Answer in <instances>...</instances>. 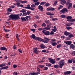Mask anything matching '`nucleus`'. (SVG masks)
<instances>
[{
	"instance_id": "1",
	"label": "nucleus",
	"mask_w": 75,
	"mask_h": 75,
	"mask_svg": "<svg viewBox=\"0 0 75 75\" xmlns=\"http://www.w3.org/2000/svg\"><path fill=\"white\" fill-rule=\"evenodd\" d=\"M9 17L12 20H17L19 18V16L17 15H11Z\"/></svg>"
},
{
	"instance_id": "2",
	"label": "nucleus",
	"mask_w": 75,
	"mask_h": 75,
	"mask_svg": "<svg viewBox=\"0 0 75 75\" xmlns=\"http://www.w3.org/2000/svg\"><path fill=\"white\" fill-rule=\"evenodd\" d=\"M37 69L38 72H33L32 73L30 72L29 73V74L31 75H38L39 74H40V69L38 67H37Z\"/></svg>"
},
{
	"instance_id": "3",
	"label": "nucleus",
	"mask_w": 75,
	"mask_h": 75,
	"mask_svg": "<svg viewBox=\"0 0 75 75\" xmlns=\"http://www.w3.org/2000/svg\"><path fill=\"white\" fill-rule=\"evenodd\" d=\"M44 38V40L42 39L41 41H42V42H44V43H48V42H49V41L50 40V39L46 37Z\"/></svg>"
},
{
	"instance_id": "4",
	"label": "nucleus",
	"mask_w": 75,
	"mask_h": 75,
	"mask_svg": "<svg viewBox=\"0 0 75 75\" xmlns=\"http://www.w3.org/2000/svg\"><path fill=\"white\" fill-rule=\"evenodd\" d=\"M42 33H43L45 35H49L50 34L49 31L45 30H43L42 31Z\"/></svg>"
},
{
	"instance_id": "5",
	"label": "nucleus",
	"mask_w": 75,
	"mask_h": 75,
	"mask_svg": "<svg viewBox=\"0 0 75 75\" xmlns=\"http://www.w3.org/2000/svg\"><path fill=\"white\" fill-rule=\"evenodd\" d=\"M48 59L50 62L51 64H54L55 63V60H54V59L51 58H49Z\"/></svg>"
},
{
	"instance_id": "6",
	"label": "nucleus",
	"mask_w": 75,
	"mask_h": 75,
	"mask_svg": "<svg viewBox=\"0 0 75 75\" xmlns=\"http://www.w3.org/2000/svg\"><path fill=\"white\" fill-rule=\"evenodd\" d=\"M37 50V48L36 47L33 48V51L36 54H38V52Z\"/></svg>"
},
{
	"instance_id": "7",
	"label": "nucleus",
	"mask_w": 75,
	"mask_h": 75,
	"mask_svg": "<svg viewBox=\"0 0 75 75\" xmlns=\"http://www.w3.org/2000/svg\"><path fill=\"white\" fill-rule=\"evenodd\" d=\"M64 43L67 44V45H71L72 43V42L68 41H64Z\"/></svg>"
},
{
	"instance_id": "8",
	"label": "nucleus",
	"mask_w": 75,
	"mask_h": 75,
	"mask_svg": "<svg viewBox=\"0 0 75 75\" xmlns=\"http://www.w3.org/2000/svg\"><path fill=\"white\" fill-rule=\"evenodd\" d=\"M38 9H39L42 12L43 9V7L41 5H39L38 6Z\"/></svg>"
},
{
	"instance_id": "9",
	"label": "nucleus",
	"mask_w": 75,
	"mask_h": 75,
	"mask_svg": "<svg viewBox=\"0 0 75 75\" xmlns=\"http://www.w3.org/2000/svg\"><path fill=\"white\" fill-rule=\"evenodd\" d=\"M50 43L52 46H56V45H57V43L56 42H51Z\"/></svg>"
},
{
	"instance_id": "10",
	"label": "nucleus",
	"mask_w": 75,
	"mask_h": 75,
	"mask_svg": "<svg viewBox=\"0 0 75 75\" xmlns=\"http://www.w3.org/2000/svg\"><path fill=\"white\" fill-rule=\"evenodd\" d=\"M72 4L71 3H70L69 4V6L68 7V9H69L70 8H72Z\"/></svg>"
},
{
	"instance_id": "11",
	"label": "nucleus",
	"mask_w": 75,
	"mask_h": 75,
	"mask_svg": "<svg viewBox=\"0 0 75 75\" xmlns=\"http://www.w3.org/2000/svg\"><path fill=\"white\" fill-rule=\"evenodd\" d=\"M0 50H6V51H7V48L4 47H1L0 48Z\"/></svg>"
},
{
	"instance_id": "12",
	"label": "nucleus",
	"mask_w": 75,
	"mask_h": 75,
	"mask_svg": "<svg viewBox=\"0 0 75 75\" xmlns=\"http://www.w3.org/2000/svg\"><path fill=\"white\" fill-rule=\"evenodd\" d=\"M6 65H7L6 63L2 64H0V67L1 68V67H4Z\"/></svg>"
},
{
	"instance_id": "13",
	"label": "nucleus",
	"mask_w": 75,
	"mask_h": 75,
	"mask_svg": "<svg viewBox=\"0 0 75 75\" xmlns=\"http://www.w3.org/2000/svg\"><path fill=\"white\" fill-rule=\"evenodd\" d=\"M30 37H31V38H32L34 39V40H35L36 38V37H35V35H34V34H32V35H31L30 36Z\"/></svg>"
},
{
	"instance_id": "14",
	"label": "nucleus",
	"mask_w": 75,
	"mask_h": 75,
	"mask_svg": "<svg viewBox=\"0 0 75 75\" xmlns=\"http://www.w3.org/2000/svg\"><path fill=\"white\" fill-rule=\"evenodd\" d=\"M27 7H29L30 8H29V9H30V10H33V11H34V10H35L34 8H32L30 7V5L29 4H28L27 5Z\"/></svg>"
},
{
	"instance_id": "15",
	"label": "nucleus",
	"mask_w": 75,
	"mask_h": 75,
	"mask_svg": "<svg viewBox=\"0 0 75 75\" xmlns=\"http://www.w3.org/2000/svg\"><path fill=\"white\" fill-rule=\"evenodd\" d=\"M74 24L73 23H67L66 24L67 26H70V25H72Z\"/></svg>"
},
{
	"instance_id": "16",
	"label": "nucleus",
	"mask_w": 75,
	"mask_h": 75,
	"mask_svg": "<svg viewBox=\"0 0 75 75\" xmlns=\"http://www.w3.org/2000/svg\"><path fill=\"white\" fill-rule=\"evenodd\" d=\"M40 47L42 48H47V47H45V46L43 44H41L40 45Z\"/></svg>"
},
{
	"instance_id": "17",
	"label": "nucleus",
	"mask_w": 75,
	"mask_h": 75,
	"mask_svg": "<svg viewBox=\"0 0 75 75\" xmlns=\"http://www.w3.org/2000/svg\"><path fill=\"white\" fill-rule=\"evenodd\" d=\"M61 3L62 4H62L63 3H66V1H65V0H61Z\"/></svg>"
},
{
	"instance_id": "18",
	"label": "nucleus",
	"mask_w": 75,
	"mask_h": 75,
	"mask_svg": "<svg viewBox=\"0 0 75 75\" xmlns=\"http://www.w3.org/2000/svg\"><path fill=\"white\" fill-rule=\"evenodd\" d=\"M64 73L65 75H68L69 74H71V71H68L66 72H64Z\"/></svg>"
},
{
	"instance_id": "19",
	"label": "nucleus",
	"mask_w": 75,
	"mask_h": 75,
	"mask_svg": "<svg viewBox=\"0 0 75 75\" xmlns=\"http://www.w3.org/2000/svg\"><path fill=\"white\" fill-rule=\"evenodd\" d=\"M47 15H49V16H54V14L51 13L50 12H48L46 13Z\"/></svg>"
},
{
	"instance_id": "20",
	"label": "nucleus",
	"mask_w": 75,
	"mask_h": 75,
	"mask_svg": "<svg viewBox=\"0 0 75 75\" xmlns=\"http://www.w3.org/2000/svg\"><path fill=\"white\" fill-rule=\"evenodd\" d=\"M69 33L67 32V31H65L64 32V35H65L67 36V35H69Z\"/></svg>"
},
{
	"instance_id": "21",
	"label": "nucleus",
	"mask_w": 75,
	"mask_h": 75,
	"mask_svg": "<svg viewBox=\"0 0 75 75\" xmlns=\"http://www.w3.org/2000/svg\"><path fill=\"white\" fill-rule=\"evenodd\" d=\"M59 64L60 65V68H62V66L64 65H65V64H64V63H59Z\"/></svg>"
},
{
	"instance_id": "22",
	"label": "nucleus",
	"mask_w": 75,
	"mask_h": 75,
	"mask_svg": "<svg viewBox=\"0 0 75 75\" xmlns=\"http://www.w3.org/2000/svg\"><path fill=\"white\" fill-rule=\"evenodd\" d=\"M38 40V41H41L42 40H41V38L37 37H36L35 40Z\"/></svg>"
},
{
	"instance_id": "23",
	"label": "nucleus",
	"mask_w": 75,
	"mask_h": 75,
	"mask_svg": "<svg viewBox=\"0 0 75 75\" xmlns=\"http://www.w3.org/2000/svg\"><path fill=\"white\" fill-rule=\"evenodd\" d=\"M50 28H51V26H49L48 27H45L44 28V29L46 30H50Z\"/></svg>"
},
{
	"instance_id": "24",
	"label": "nucleus",
	"mask_w": 75,
	"mask_h": 75,
	"mask_svg": "<svg viewBox=\"0 0 75 75\" xmlns=\"http://www.w3.org/2000/svg\"><path fill=\"white\" fill-rule=\"evenodd\" d=\"M70 48H75V46L73 45V44H71L70 46Z\"/></svg>"
},
{
	"instance_id": "25",
	"label": "nucleus",
	"mask_w": 75,
	"mask_h": 75,
	"mask_svg": "<svg viewBox=\"0 0 75 75\" xmlns=\"http://www.w3.org/2000/svg\"><path fill=\"white\" fill-rule=\"evenodd\" d=\"M20 12L21 13H25V12H26V10L24 9L21 10Z\"/></svg>"
},
{
	"instance_id": "26",
	"label": "nucleus",
	"mask_w": 75,
	"mask_h": 75,
	"mask_svg": "<svg viewBox=\"0 0 75 75\" xmlns=\"http://www.w3.org/2000/svg\"><path fill=\"white\" fill-rule=\"evenodd\" d=\"M62 45L61 44H59L57 45V48H61V46H62Z\"/></svg>"
},
{
	"instance_id": "27",
	"label": "nucleus",
	"mask_w": 75,
	"mask_h": 75,
	"mask_svg": "<svg viewBox=\"0 0 75 75\" xmlns=\"http://www.w3.org/2000/svg\"><path fill=\"white\" fill-rule=\"evenodd\" d=\"M16 38L18 40V41H20V39H19V36H18V34H16Z\"/></svg>"
},
{
	"instance_id": "28",
	"label": "nucleus",
	"mask_w": 75,
	"mask_h": 75,
	"mask_svg": "<svg viewBox=\"0 0 75 75\" xmlns=\"http://www.w3.org/2000/svg\"><path fill=\"white\" fill-rule=\"evenodd\" d=\"M46 66H47V67H51V64L47 63H46Z\"/></svg>"
},
{
	"instance_id": "29",
	"label": "nucleus",
	"mask_w": 75,
	"mask_h": 75,
	"mask_svg": "<svg viewBox=\"0 0 75 75\" xmlns=\"http://www.w3.org/2000/svg\"><path fill=\"white\" fill-rule=\"evenodd\" d=\"M68 62L70 64H71L72 62V59H69L68 60Z\"/></svg>"
},
{
	"instance_id": "30",
	"label": "nucleus",
	"mask_w": 75,
	"mask_h": 75,
	"mask_svg": "<svg viewBox=\"0 0 75 75\" xmlns=\"http://www.w3.org/2000/svg\"><path fill=\"white\" fill-rule=\"evenodd\" d=\"M50 11H54L55 10V8H54L50 7Z\"/></svg>"
},
{
	"instance_id": "31",
	"label": "nucleus",
	"mask_w": 75,
	"mask_h": 75,
	"mask_svg": "<svg viewBox=\"0 0 75 75\" xmlns=\"http://www.w3.org/2000/svg\"><path fill=\"white\" fill-rule=\"evenodd\" d=\"M21 19L22 21H27V19L25 18H21Z\"/></svg>"
},
{
	"instance_id": "32",
	"label": "nucleus",
	"mask_w": 75,
	"mask_h": 75,
	"mask_svg": "<svg viewBox=\"0 0 75 75\" xmlns=\"http://www.w3.org/2000/svg\"><path fill=\"white\" fill-rule=\"evenodd\" d=\"M45 3H46V2H41L40 4V5H42L43 6H44Z\"/></svg>"
},
{
	"instance_id": "33",
	"label": "nucleus",
	"mask_w": 75,
	"mask_h": 75,
	"mask_svg": "<svg viewBox=\"0 0 75 75\" xmlns=\"http://www.w3.org/2000/svg\"><path fill=\"white\" fill-rule=\"evenodd\" d=\"M20 2L21 3H27V1H20Z\"/></svg>"
},
{
	"instance_id": "34",
	"label": "nucleus",
	"mask_w": 75,
	"mask_h": 75,
	"mask_svg": "<svg viewBox=\"0 0 75 75\" xmlns=\"http://www.w3.org/2000/svg\"><path fill=\"white\" fill-rule=\"evenodd\" d=\"M60 12L62 13H63V14H64V13H65V12L64 11V10L63 9L60 11Z\"/></svg>"
},
{
	"instance_id": "35",
	"label": "nucleus",
	"mask_w": 75,
	"mask_h": 75,
	"mask_svg": "<svg viewBox=\"0 0 75 75\" xmlns=\"http://www.w3.org/2000/svg\"><path fill=\"white\" fill-rule=\"evenodd\" d=\"M9 7L10 8H15V7H16V6H10Z\"/></svg>"
},
{
	"instance_id": "36",
	"label": "nucleus",
	"mask_w": 75,
	"mask_h": 75,
	"mask_svg": "<svg viewBox=\"0 0 75 75\" xmlns=\"http://www.w3.org/2000/svg\"><path fill=\"white\" fill-rule=\"evenodd\" d=\"M66 28L67 30H71V29L72 28V27H66Z\"/></svg>"
},
{
	"instance_id": "37",
	"label": "nucleus",
	"mask_w": 75,
	"mask_h": 75,
	"mask_svg": "<svg viewBox=\"0 0 75 75\" xmlns=\"http://www.w3.org/2000/svg\"><path fill=\"white\" fill-rule=\"evenodd\" d=\"M59 67V65L56 64L54 66V68H58Z\"/></svg>"
},
{
	"instance_id": "38",
	"label": "nucleus",
	"mask_w": 75,
	"mask_h": 75,
	"mask_svg": "<svg viewBox=\"0 0 75 75\" xmlns=\"http://www.w3.org/2000/svg\"><path fill=\"white\" fill-rule=\"evenodd\" d=\"M72 18V16H68L67 17V19H71Z\"/></svg>"
},
{
	"instance_id": "39",
	"label": "nucleus",
	"mask_w": 75,
	"mask_h": 75,
	"mask_svg": "<svg viewBox=\"0 0 75 75\" xmlns=\"http://www.w3.org/2000/svg\"><path fill=\"white\" fill-rule=\"evenodd\" d=\"M31 17L30 16H28L25 17V18H26V20H28V18H31Z\"/></svg>"
},
{
	"instance_id": "40",
	"label": "nucleus",
	"mask_w": 75,
	"mask_h": 75,
	"mask_svg": "<svg viewBox=\"0 0 75 75\" xmlns=\"http://www.w3.org/2000/svg\"><path fill=\"white\" fill-rule=\"evenodd\" d=\"M60 17L61 18H65L66 16L65 15H62L60 16Z\"/></svg>"
},
{
	"instance_id": "41",
	"label": "nucleus",
	"mask_w": 75,
	"mask_h": 75,
	"mask_svg": "<svg viewBox=\"0 0 75 75\" xmlns=\"http://www.w3.org/2000/svg\"><path fill=\"white\" fill-rule=\"evenodd\" d=\"M4 30L5 32H9V31H10V30H8V29H6L5 28H4Z\"/></svg>"
},
{
	"instance_id": "42",
	"label": "nucleus",
	"mask_w": 75,
	"mask_h": 75,
	"mask_svg": "<svg viewBox=\"0 0 75 75\" xmlns=\"http://www.w3.org/2000/svg\"><path fill=\"white\" fill-rule=\"evenodd\" d=\"M8 11H9V12H11V11H13V10H12V9L10 8H8Z\"/></svg>"
},
{
	"instance_id": "43",
	"label": "nucleus",
	"mask_w": 75,
	"mask_h": 75,
	"mask_svg": "<svg viewBox=\"0 0 75 75\" xmlns=\"http://www.w3.org/2000/svg\"><path fill=\"white\" fill-rule=\"evenodd\" d=\"M42 27H46V24L44 23H43L42 24Z\"/></svg>"
},
{
	"instance_id": "44",
	"label": "nucleus",
	"mask_w": 75,
	"mask_h": 75,
	"mask_svg": "<svg viewBox=\"0 0 75 75\" xmlns=\"http://www.w3.org/2000/svg\"><path fill=\"white\" fill-rule=\"evenodd\" d=\"M40 3L39 2H38L35 3V4L36 6H38V5H39V4H40Z\"/></svg>"
},
{
	"instance_id": "45",
	"label": "nucleus",
	"mask_w": 75,
	"mask_h": 75,
	"mask_svg": "<svg viewBox=\"0 0 75 75\" xmlns=\"http://www.w3.org/2000/svg\"><path fill=\"white\" fill-rule=\"evenodd\" d=\"M27 15V13H23L22 15V16L24 17V16H26Z\"/></svg>"
},
{
	"instance_id": "46",
	"label": "nucleus",
	"mask_w": 75,
	"mask_h": 75,
	"mask_svg": "<svg viewBox=\"0 0 75 75\" xmlns=\"http://www.w3.org/2000/svg\"><path fill=\"white\" fill-rule=\"evenodd\" d=\"M58 19L57 18H53L52 19V21H57V20H58Z\"/></svg>"
},
{
	"instance_id": "47",
	"label": "nucleus",
	"mask_w": 75,
	"mask_h": 75,
	"mask_svg": "<svg viewBox=\"0 0 75 75\" xmlns=\"http://www.w3.org/2000/svg\"><path fill=\"white\" fill-rule=\"evenodd\" d=\"M36 7L35 5L34 4H33L31 5V7L32 8H34V7Z\"/></svg>"
},
{
	"instance_id": "48",
	"label": "nucleus",
	"mask_w": 75,
	"mask_h": 75,
	"mask_svg": "<svg viewBox=\"0 0 75 75\" xmlns=\"http://www.w3.org/2000/svg\"><path fill=\"white\" fill-rule=\"evenodd\" d=\"M52 31H54V32H56V31L57 30V29H52Z\"/></svg>"
},
{
	"instance_id": "49",
	"label": "nucleus",
	"mask_w": 75,
	"mask_h": 75,
	"mask_svg": "<svg viewBox=\"0 0 75 75\" xmlns=\"http://www.w3.org/2000/svg\"><path fill=\"white\" fill-rule=\"evenodd\" d=\"M63 10H64V12H65V13L68 11V9L67 8H63Z\"/></svg>"
},
{
	"instance_id": "50",
	"label": "nucleus",
	"mask_w": 75,
	"mask_h": 75,
	"mask_svg": "<svg viewBox=\"0 0 75 75\" xmlns=\"http://www.w3.org/2000/svg\"><path fill=\"white\" fill-rule=\"evenodd\" d=\"M63 10H64V12H65V13L68 11V9L67 8H63Z\"/></svg>"
},
{
	"instance_id": "51",
	"label": "nucleus",
	"mask_w": 75,
	"mask_h": 75,
	"mask_svg": "<svg viewBox=\"0 0 75 75\" xmlns=\"http://www.w3.org/2000/svg\"><path fill=\"white\" fill-rule=\"evenodd\" d=\"M7 68H8V67L6 66V67H3V69H6Z\"/></svg>"
},
{
	"instance_id": "52",
	"label": "nucleus",
	"mask_w": 75,
	"mask_h": 75,
	"mask_svg": "<svg viewBox=\"0 0 75 75\" xmlns=\"http://www.w3.org/2000/svg\"><path fill=\"white\" fill-rule=\"evenodd\" d=\"M62 7H63V6H61V5H60L59 6V7L58 8V10H60Z\"/></svg>"
},
{
	"instance_id": "53",
	"label": "nucleus",
	"mask_w": 75,
	"mask_h": 75,
	"mask_svg": "<svg viewBox=\"0 0 75 75\" xmlns=\"http://www.w3.org/2000/svg\"><path fill=\"white\" fill-rule=\"evenodd\" d=\"M57 41V40L55 39H52L51 40V41H52V42H55V41Z\"/></svg>"
},
{
	"instance_id": "54",
	"label": "nucleus",
	"mask_w": 75,
	"mask_h": 75,
	"mask_svg": "<svg viewBox=\"0 0 75 75\" xmlns=\"http://www.w3.org/2000/svg\"><path fill=\"white\" fill-rule=\"evenodd\" d=\"M45 6H46V7H48V6H50V4L49 3H46L45 4Z\"/></svg>"
},
{
	"instance_id": "55",
	"label": "nucleus",
	"mask_w": 75,
	"mask_h": 75,
	"mask_svg": "<svg viewBox=\"0 0 75 75\" xmlns=\"http://www.w3.org/2000/svg\"><path fill=\"white\" fill-rule=\"evenodd\" d=\"M61 63L62 64H64L65 63V62L64 60H61L60 61V63Z\"/></svg>"
},
{
	"instance_id": "56",
	"label": "nucleus",
	"mask_w": 75,
	"mask_h": 75,
	"mask_svg": "<svg viewBox=\"0 0 75 75\" xmlns=\"http://www.w3.org/2000/svg\"><path fill=\"white\" fill-rule=\"evenodd\" d=\"M50 35H54V33L52 31H51L50 33Z\"/></svg>"
},
{
	"instance_id": "57",
	"label": "nucleus",
	"mask_w": 75,
	"mask_h": 75,
	"mask_svg": "<svg viewBox=\"0 0 75 75\" xmlns=\"http://www.w3.org/2000/svg\"><path fill=\"white\" fill-rule=\"evenodd\" d=\"M45 23H46V24H48V23H50V22L48 20H46L45 21Z\"/></svg>"
},
{
	"instance_id": "58",
	"label": "nucleus",
	"mask_w": 75,
	"mask_h": 75,
	"mask_svg": "<svg viewBox=\"0 0 75 75\" xmlns=\"http://www.w3.org/2000/svg\"><path fill=\"white\" fill-rule=\"evenodd\" d=\"M69 37H70V38H71L72 37H74V36H73V35L72 34H70L69 35Z\"/></svg>"
},
{
	"instance_id": "59",
	"label": "nucleus",
	"mask_w": 75,
	"mask_h": 75,
	"mask_svg": "<svg viewBox=\"0 0 75 75\" xmlns=\"http://www.w3.org/2000/svg\"><path fill=\"white\" fill-rule=\"evenodd\" d=\"M44 70H47L48 69V67H45L44 68Z\"/></svg>"
},
{
	"instance_id": "60",
	"label": "nucleus",
	"mask_w": 75,
	"mask_h": 75,
	"mask_svg": "<svg viewBox=\"0 0 75 75\" xmlns=\"http://www.w3.org/2000/svg\"><path fill=\"white\" fill-rule=\"evenodd\" d=\"M57 2H58V1H55L54 3V6H55L56 4H57Z\"/></svg>"
},
{
	"instance_id": "61",
	"label": "nucleus",
	"mask_w": 75,
	"mask_h": 75,
	"mask_svg": "<svg viewBox=\"0 0 75 75\" xmlns=\"http://www.w3.org/2000/svg\"><path fill=\"white\" fill-rule=\"evenodd\" d=\"M13 75H17V74H18V73H17V72H14L13 73Z\"/></svg>"
},
{
	"instance_id": "62",
	"label": "nucleus",
	"mask_w": 75,
	"mask_h": 75,
	"mask_svg": "<svg viewBox=\"0 0 75 75\" xmlns=\"http://www.w3.org/2000/svg\"><path fill=\"white\" fill-rule=\"evenodd\" d=\"M44 66L43 65H40L39 66V67H40V68H43L44 67Z\"/></svg>"
},
{
	"instance_id": "63",
	"label": "nucleus",
	"mask_w": 75,
	"mask_h": 75,
	"mask_svg": "<svg viewBox=\"0 0 75 75\" xmlns=\"http://www.w3.org/2000/svg\"><path fill=\"white\" fill-rule=\"evenodd\" d=\"M27 13L28 15H29L31 13V11H28Z\"/></svg>"
},
{
	"instance_id": "64",
	"label": "nucleus",
	"mask_w": 75,
	"mask_h": 75,
	"mask_svg": "<svg viewBox=\"0 0 75 75\" xmlns=\"http://www.w3.org/2000/svg\"><path fill=\"white\" fill-rule=\"evenodd\" d=\"M72 61L73 62V63H75V59H72Z\"/></svg>"
}]
</instances>
